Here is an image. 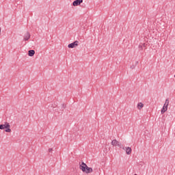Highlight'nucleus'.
Instances as JSON below:
<instances>
[{
    "mask_svg": "<svg viewBox=\"0 0 175 175\" xmlns=\"http://www.w3.org/2000/svg\"><path fill=\"white\" fill-rule=\"evenodd\" d=\"M5 130V132L10 133L12 132V129H10V124L9 122H5L4 124H0V130Z\"/></svg>",
    "mask_w": 175,
    "mask_h": 175,
    "instance_id": "f257e3e1",
    "label": "nucleus"
},
{
    "mask_svg": "<svg viewBox=\"0 0 175 175\" xmlns=\"http://www.w3.org/2000/svg\"><path fill=\"white\" fill-rule=\"evenodd\" d=\"M77 46H79V41L76 40L74 42L68 45V49H75Z\"/></svg>",
    "mask_w": 175,
    "mask_h": 175,
    "instance_id": "f03ea898",
    "label": "nucleus"
},
{
    "mask_svg": "<svg viewBox=\"0 0 175 175\" xmlns=\"http://www.w3.org/2000/svg\"><path fill=\"white\" fill-rule=\"evenodd\" d=\"M87 167V164L85 163L82 162L81 163H79V169L80 170H82V172L84 173L85 172V169Z\"/></svg>",
    "mask_w": 175,
    "mask_h": 175,
    "instance_id": "7ed1b4c3",
    "label": "nucleus"
},
{
    "mask_svg": "<svg viewBox=\"0 0 175 175\" xmlns=\"http://www.w3.org/2000/svg\"><path fill=\"white\" fill-rule=\"evenodd\" d=\"M122 149L126 150V153L127 155H131L132 154V148H131V147H123Z\"/></svg>",
    "mask_w": 175,
    "mask_h": 175,
    "instance_id": "20e7f679",
    "label": "nucleus"
},
{
    "mask_svg": "<svg viewBox=\"0 0 175 175\" xmlns=\"http://www.w3.org/2000/svg\"><path fill=\"white\" fill-rule=\"evenodd\" d=\"M31 38V33H29V31H27L23 36V40L27 41V40H29Z\"/></svg>",
    "mask_w": 175,
    "mask_h": 175,
    "instance_id": "39448f33",
    "label": "nucleus"
},
{
    "mask_svg": "<svg viewBox=\"0 0 175 175\" xmlns=\"http://www.w3.org/2000/svg\"><path fill=\"white\" fill-rule=\"evenodd\" d=\"M83 3V0H75L73 1L72 5L73 6H79Z\"/></svg>",
    "mask_w": 175,
    "mask_h": 175,
    "instance_id": "423d86ee",
    "label": "nucleus"
},
{
    "mask_svg": "<svg viewBox=\"0 0 175 175\" xmlns=\"http://www.w3.org/2000/svg\"><path fill=\"white\" fill-rule=\"evenodd\" d=\"M111 145L112 146H118V147H121V144H120V142L118 141H117L116 139H113L111 142Z\"/></svg>",
    "mask_w": 175,
    "mask_h": 175,
    "instance_id": "0eeeda50",
    "label": "nucleus"
},
{
    "mask_svg": "<svg viewBox=\"0 0 175 175\" xmlns=\"http://www.w3.org/2000/svg\"><path fill=\"white\" fill-rule=\"evenodd\" d=\"M93 170H92V167H90L87 165L86 168H85V171L84 172V173H86V174H88L90 173H92Z\"/></svg>",
    "mask_w": 175,
    "mask_h": 175,
    "instance_id": "6e6552de",
    "label": "nucleus"
},
{
    "mask_svg": "<svg viewBox=\"0 0 175 175\" xmlns=\"http://www.w3.org/2000/svg\"><path fill=\"white\" fill-rule=\"evenodd\" d=\"M137 107L138 110H142V109H143V107H144V104H143L142 103H139L137 105Z\"/></svg>",
    "mask_w": 175,
    "mask_h": 175,
    "instance_id": "1a4fd4ad",
    "label": "nucleus"
},
{
    "mask_svg": "<svg viewBox=\"0 0 175 175\" xmlns=\"http://www.w3.org/2000/svg\"><path fill=\"white\" fill-rule=\"evenodd\" d=\"M28 55H29V57H33L35 55V51L29 50L28 51Z\"/></svg>",
    "mask_w": 175,
    "mask_h": 175,
    "instance_id": "9d476101",
    "label": "nucleus"
},
{
    "mask_svg": "<svg viewBox=\"0 0 175 175\" xmlns=\"http://www.w3.org/2000/svg\"><path fill=\"white\" fill-rule=\"evenodd\" d=\"M165 111H167V107L163 106L161 109V114H164Z\"/></svg>",
    "mask_w": 175,
    "mask_h": 175,
    "instance_id": "9b49d317",
    "label": "nucleus"
},
{
    "mask_svg": "<svg viewBox=\"0 0 175 175\" xmlns=\"http://www.w3.org/2000/svg\"><path fill=\"white\" fill-rule=\"evenodd\" d=\"M165 104L169 105V98L165 100Z\"/></svg>",
    "mask_w": 175,
    "mask_h": 175,
    "instance_id": "f8f14e48",
    "label": "nucleus"
},
{
    "mask_svg": "<svg viewBox=\"0 0 175 175\" xmlns=\"http://www.w3.org/2000/svg\"><path fill=\"white\" fill-rule=\"evenodd\" d=\"M139 50H143V45L142 44H139Z\"/></svg>",
    "mask_w": 175,
    "mask_h": 175,
    "instance_id": "ddd939ff",
    "label": "nucleus"
},
{
    "mask_svg": "<svg viewBox=\"0 0 175 175\" xmlns=\"http://www.w3.org/2000/svg\"><path fill=\"white\" fill-rule=\"evenodd\" d=\"M62 109H65V107H66V105H65V104H62Z\"/></svg>",
    "mask_w": 175,
    "mask_h": 175,
    "instance_id": "4468645a",
    "label": "nucleus"
},
{
    "mask_svg": "<svg viewBox=\"0 0 175 175\" xmlns=\"http://www.w3.org/2000/svg\"><path fill=\"white\" fill-rule=\"evenodd\" d=\"M142 45L143 47H146L147 46V44L144 43V44H142Z\"/></svg>",
    "mask_w": 175,
    "mask_h": 175,
    "instance_id": "2eb2a0df",
    "label": "nucleus"
},
{
    "mask_svg": "<svg viewBox=\"0 0 175 175\" xmlns=\"http://www.w3.org/2000/svg\"><path fill=\"white\" fill-rule=\"evenodd\" d=\"M49 152H53V148H49Z\"/></svg>",
    "mask_w": 175,
    "mask_h": 175,
    "instance_id": "dca6fc26",
    "label": "nucleus"
},
{
    "mask_svg": "<svg viewBox=\"0 0 175 175\" xmlns=\"http://www.w3.org/2000/svg\"><path fill=\"white\" fill-rule=\"evenodd\" d=\"M163 106H164V107H167H167H168L169 105H167V104H164Z\"/></svg>",
    "mask_w": 175,
    "mask_h": 175,
    "instance_id": "f3484780",
    "label": "nucleus"
},
{
    "mask_svg": "<svg viewBox=\"0 0 175 175\" xmlns=\"http://www.w3.org/2000/svg\"><path fill=\"white\" fill-rule=\"evenodd\" d=\"M136 64H139V62H137Z\"/></svg>",
    "mask_w": 175,
    "mask_h": 175,
    "instance_id": "a211bd4d",
    "label": "nucleus"
},
{
    "mask_svg": "<svg viewBox=\"0 0 175 175\" xmlns=\"http://www.w3.org/2000/svg\"><path fill=\"white\" fill-rule=\"evenodd\" d=\"M132 69H133V67H131Z\"/></svg>",
    "mask_w": 175,
    "mask_h": 175,
    "instance_id": "6ab92c4d",
    "label": "nucleus"
},
{
    "mask_svg": "<svg viewBox=\"0 0 175 175\" xmlns=\"http://www.w3.org/2000/svg\"><path fill=\"white\" fill-rule=\"evenodd\" d=\"M132 69H133V67H131Z\"/></svg>",
    "mask_w": 175,
    "mask_h": 175,
    "instance_id": "aec40b11",
    "label": "nucleus"
},
{
    "mask_svg": "<svg viewBox=\"0 0 175 175\" xmlns=\"http://www.w3.org/2000/svg\"><path fill=\"white\" fill-rule=\"evenodd\" d=\"M132 69H133V67H131Z\"/></svg>",
    "mask_w": 175,
    "mask_h": 175,
    "instance_id": "412c9836",
    "label": "nucleus"
}]
</instances>
